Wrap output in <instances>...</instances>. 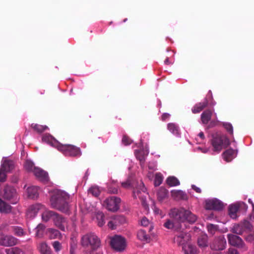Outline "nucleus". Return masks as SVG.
<instances>
[{
    "instance_id": "nucleus-51",
    "label": "nucleus",
    "mask_w": 254,
    "mask_h": 254,
    "mask_svg": "<svg viewBox=\"0 0 254 254\" xmlns=\"http://www.w3.org/2000/svg\"><path fill=\"white\" fill-rule=\"evenodd\" d=\"M53 246L56 252H59L61 249V244L58 241H55L53 243Z\"/></svg>"
},
{
    "instance_id": "nucleus-22",
    "label": "nucleus",
    "mask_w": 254,
    "mask_h": 254,
    "mask_svg": "<svg viewBox=\"0 0 254 254\" xmlns=\"http://www.w3.org/2000/svg\"><path fill=\"white\" fill-rule=\"evenodd\" d=\"M27 193L29 198H37L39 196V188L35 186L29 187L27 189Z\"/></svg>"
},
{
    "instance_id": "nucleus-64",
    "label": "nucleus",
    "mask_w": 254,
    "mask_h": 254,
    "mask_svg": "<svg viewBox=\"0 0 254 254\" xmlns=\"http://www.w3.org/2000/svg\"><path fill=\"white\" fill-rule=\"evenodd\" d=\"M248 202H249L250 203H251L252 205V203H254L253 202V201H252V199H251V198H249V199H248Z\"/></svg>"
},
{
    "instance_id": "nucleus-24",
    "label": "nucleus",
    "mask_w": 254,
    "mask_h": 254,
    "mask_svg": "<svg viewBox=\"0 0 254 254\" xmlns=\"http://www.w3.org/2000/svg\"><path fill=\"white\" fill-rule=\"evenodd\" d=\"M171 192L172 196L176 199L186 200L188 199L187 194L182 190H173Z\"/></svg>"
},
{
    "instance_id": "nucleus-43",
    "label": "nucleus",
    "mask_w": 254,
    "mask_h": 254,
    "mask_svg": "<svg viewBox=\"0 0 254 254\" xmlns=\"http://www.w3.org/2000/svg\"><path fill=\"white\" fill-rule=\"evenodd\" d=\"M163 177L160 173H157L155 176L154 185L155 186H159L162 182Z\"/></svg>"
},
{
    "instance_id": "nucleus-4",
    "label": "nucleus",
    "mask_w": 254,
    "mask_h": 254,
    "mask_svg": "<svg viewBox=\"0 0 254 254\" xmlns=\"http://www.w3.org/2000/svg\"><path fill=\"white\" fill-rule=\"evenodd\" d=\"M81 243L83 247L92 249V252L87 254H95L94 251L100 246V240L94 233H92L83 236Z\"/></svg>"
},
{
    "instance_id": "nucleus-55",
    "label": "nucleus",
    "mask_w": 254,
    "mask_h": 254,
    "mask_svg": "<svg viewBox=\"0 0 254 254\" xmlns=\"http://www.w3.org/2000/svg\"><path fill=\"white\" fill-rule=\"evenodd\" d=\"M228 254H239V253L235 249L229 248L228 249Z\"/></svg>"
},
{
    "instance_id": "nucleus-9",
    "label": "nucleus",
    "mask_w": 254,
    "mask_h": 254,
    "mask_svg": "<svg viewBox=\"0 0 254 254\" xmlns=\"http://www.w3.org/2000/svg\"><path fill=\"white\" fill-rule=\"evenodd\" d=\"M112 247L118 252H123L126 247V242L125 238L119 235H116L111 240Z\"/></svg>"
},
{
    "instance_id": "nucleus-58",
    "label": "nucleus",
    "mask_w": 254,
    "mask_h": 254,
    "mask_svg": "<svg viewBox=\"0 0 254 254\" xmlns=\"http://www.w3.org/2000/svg\"><path fill=\"white\" fill-rule=\"evenodd\" d=\"M246 240L248 242H253L254 241V235H249L246 238Z\"/></svg>"
},
{
    "instance_id": "nucleus-56",
    "label": "nucleus",
    "mask_w": 254,
    "mask_h": 254,
    "mask_svg": "<svg viewBox=\"0 0 254 254\" xmlns=\"http://www.w3.org/2000/svg\"><path fill=\"white\" fill-rule=\"evenodd\" d=\"M191 188L197 193H200L201 192V189L197 187L194 185H191Z\"/></svg>"
},
{
    "instance_id": "nucleus-60",
    "label": "nucleus",
    "mask_w": 254,
    "mask_h": 254,
    "mask_svg": "<svg viewBox=\"0 0 254 254\" xmlns=\"http://www.w3.org/2000/svg\"><path fill=\"white\" fill-rule=\"evenodd\" d=\"M198 136L201 139H203L205 137L204 136V133L203 132L201 131L198 134Z\"/></svg>"
},
{
    "instance_id": "nucleus-38",
    "label": "nucleus",
    "mask_w": 254,
    "mask_h": 254,
    "mask_svg": "<svg viewBox=\"0 0 254 254\" xmlns=\"http://www.w3.org/2000/svg\"><path fill=\"white\" fill-rule=\"evenodd\" d=\"M36 235L39 238H41L43 236L44 231L45 229V226L43 224H39L36 228Z\"/></svg>"
},
{
    "instance_id": "nucleus-44",
    "label": "nucleus",
    "mask_w": 254,
    "mask_h": 254,
    "mask_svg": "<svg viewBox=\"0 0 254 254\" xmlns=\"http://www.w3.org/2000/svg\"><path fill=\"white\" fill-rule=\"evenodd\" d=\"M232 231L237 234L241 235L243 233L242 227L239 225H235L232 228Z\"/></svg>"
},
{
    "instance_id": "nucleus-48",
    "label": "nucleus",
    "mask_w": 254,
    "mask_h": 254,
    "mask_svg": "<svg viewBox=\"0 0 254 254\" xmlns=\"http://www.w3.org/2000/svg\"><path fill=\"white\" fill-rule=\"evenodd\" d=\"M140 224L144 227H147L150 224V222L146 217H143L140 221Z\"/></svg>"
},
{
    "instance_id": "nucleus-18",
    "label": "nucleus",
    "mask_w": 254,
    "mask_h": 254,
    "mask_svg": "<svg viewBox=\"0 0 254 254\" xmlns=\"http://www.w3.org/2000/svg\"><path fill=\"white\" fill-rule=\"evenodd\" d=\"M56 214V212L50 210L44 206V208L42 209L41 213L42 220L45 222H47L50 220H52L53 221Z\"/></svg>"
},
{
    "instance_id": "nucleus-19",
    "label": "nucleus",
    "mask_w": 254,
    "mask_h": 254,
    "mask_svg": "<svg viewBox=\"0 0 254 254\" xmlns=\"http://www.w3.org/2000/svg\"><path fill=\"white\" fill-rule=\"evenodd\" d=\"M245 205L243 202H238L231 204L229 207V215L232 219H236L237 217V212L240 207L242 205Z\"/></svg>"
},
{
    "instance_id": "nucleus-63",
    "label": "nucleus",
    "mask_w": 254,
    "mask_h": 254,
    "mask_svg": "<svg viewBox=\"0 0 254 254\" xmlns=\"http://www.w3.org/2000/svg\"><path fill=\"white\" fill-rule=\"evenodd\" d=\"M142 203H143V205L144 206V207H145L146 209L148 208V206L146 205V204L145 203V202L144 201H143L142 202Z\"/></svg>"
},
{
    "instance_id": "nucleus-6",
    "label": "nucleus",
    "mask_w": 254,
    "mask_h": 254,
    "mask_svg": "<svg viewBox=\"0 0 254 254\" xmlns=\"http://www.w3.org/2000/svg\"><path fill=\"white\" fill-rule=\"evenodd\" d=\"M3 198L9 200L13 204H16L19 200V197L16 190L12 187L6 186L1 192Z\"/></svg>"
},
{
    "instance_id": "nucleus-54",
    "label": "nucleus",
    "mask_w": 254,
    "mask_h": 254,
    "mask_svg": "<svg viewBox=\"0 0 254 254\" xmlns=\"http://www.w3.org/2000/svg\"><path fill=\"white\" fill-rule=\"evenodd\" d=\"M122 142L125 145H127L131 143V140L125 136L123 137Z\"/></svg>"
},
{
    "instance_id": "nucleus-20",
    "label": "nucleus",
    "mask_w": 254,
    "mask_h": 254,
    "mask_svg": "<svg viewBox=\"0 0 254 254\" xmlns=\"http://www.w3.org/2000/svg\"><path fill=\"white\" fill-rule=\"evenodd\" d=\"M42 141L52 146L57 148L58 149L61 143L50 134H45L42 137Z\"/></svg>"
},
{
    "instance_id": "nucleus-13",
    "label": "nucleus",
    "mask_w": 254,
    "mask_h": 254,
    "mask_svg": "<svg viewBox=\"0 0 254 254\" xmlns=\"http://www.w3.org/2000/svg\"><path fill=\"white\" fill-rule=\"evenodd\" d=\"M223 204L221 201L216 198L207 199L205 201V208L209 210H221Z\"/></svg>"
},
{
    "instance_id": "nucleus-61",
    "label": "nucleus",
    "mask_w": 254,
    "mask_h": 254,
    "mask_svg": "<svg viewBox=\"0 0 254 254\" xmlns=\"http://www.w3.org/2000/svg\"><path fill=\"white\" fill-rule=\"evenodd\" d=\"M154 212H155V214H160V210L159 209L155 207L154 208Z\"/></svg>"
},
{
    "instance_id": "nucleus-17",
    "label": "nucleus",
    "mask_w": 254,
    "mask_h": 254,
    "mask_svg": "<svg viewBox=\"0 0 254 254\" xmlns=\"http://www.w3.org/2000/svg\"><path fill=\"white\" fill-rule=\"evenodd\" d=\"M228 238L230 245L239 248L244 247V243L240 237L233 234H228Z\"/></svg>"
},
{
    "instance_id": "nucleus-5",
    "label": "nucleus",
    "mask_w": 254,
    "mask_h": 254,
    "mask_svg": "<svg viewBox=\"0 0 254 254\" xmlns=\"http://www.w3.org/2000/svg\"><path fill=\"white\" fill-rule=\"evenodd\" d=\"M211 144L214 151L219 152L229 144V140L225 135L216 134L213 136Z\"/></svg>"
},
{
    "instance_id": "nucleus-36",
    "label": "nucleus",
    "mask_w": 254,
    "mask_h": 254,
    "mask_svg": "<svg viewBox=\"0 0 254 254\" xmlns=\"http://www.w3.org/2000/svg\"><path fill=\"white\" fill-rule=\"evenodd\" d=\"M38 249L41 254H51L50 248L45 243H41Z\"/></svg>"
},
{
    "instance_id": "nucleus-39",
    "label": "nucleus",
    "mask_w": 254,
    "mask_h": 254,
    "mask_svg": "<svg viewBox=\"0 0 254 254\" xmlns=\"http://www.w3.org/2000/svg\"><path fill=\"white\" fill-rule=\"evenodd\" d=\"M101 192L100 188L97 186H92L88 190V193L95 197L98 196Z\"/></svg>"
},
{
    "instance_id": "nucleus-2",
    "label": "nucleus",
    "mask_w": 254,
    "mask_h": 254,
    "mask_svg": "<svg viewBox=\"0 0 254 254\" xmlns=\"http://www.w3.org/2000/svg\"><path fill=\"white\" fill-rule=\"evenodd\" d=\"M190 235L184 232L178 233L174 237V241L182 246L185 254H197V250L195 246L190 243Z\"/></svg>"
},
{
    "instance_id": "nucleus-42",
    "label": "nucleus",
    "mask_w": 254,
    "mask_h": 254,
    "mask_svg": "<svg viewBox=\"0 0 254 254\" xmlns=\"http://www.w3.org/2000/svg\"><path fill=\"white\" fill-rule=\"evenodd\" d=\"M34 167H35L34 164L32 161L30 160L26 161L24 164V168L27 171L33 172Z\"/></svg>"
},
{
    "instance_id": "nucleus-49",
    "label": "nucleus",
    "mask_w": 254,
    "mask_h": 254,
    "mask_svg": "<svg viewBox=\"0 0 254 254\" xmlns=\"http://www.w3.org/2000/svg\"><path fill=\"white\" fill-rule=\"evenodd\" d=\"M14 234L18 236H21L24 235L23 229L20 227H16L14 229Z\"/></svg>"
},
{
    "instance_id": "nucleus-16",
    "label": "nucleus",
    "mask_w": 254,
    "mask_h": 254,
    "mask_svg": "<svg viewBox=\"0 0 254 254\" xmlns=\"http://www.w3.org/2000/svg\"><path fill=\"white\" fill-rule=\"evenodd\" d=\"M34 175L41 181L46 182L49 181L48 174L47 172L38 167H34Z\"/></svg>"
},
{
    "instance_id": "nucleus-30",
    "label": "nucleus",
    "mask_w": 254,
    "mask_h": 254,
    "mask_svg": "<svg viewBox=\"0 0 254 254\" xmlns=\"http://www.w3.org/2000/svg\"><path fill=\"white\" fill-rule=\"evenodd\" d=\"M47 234L51 239L60 238L61 237V234L58 230L52 228L47 230Z\"/></svg>"
},
{
    "instance_id": "nucleus-15",
    "label": "nucleus",
    "mask_w": 254,
    "mask_h": 254,
    "mask_svg": "<svg viewBox=\"0 0 254 254\" xmlns=\"http://www.w3.org/2000/svg\"><path fill=\"white\" fill-rule=\"evenodd\" d=\"M17 240L12 236L0 234V245L5 247H11L16 245Z\"/></svg>"
},
{
    "instance_id": "nucleus-57",
    "label": "nucleus",
    "mask_w": 254,
    "mask_h": 254,
    "mask_svg": "<svg viewBox=\"0 0 254 254\" xmlns=\"http://www.w3.org/2000/svg\"><path fill=\"white\" fill-rule=\"evenodd\" d=\"M170 117V115L168 113H164L162 116V120L165 121L169 119Z\"/></svg>"
},
{
    "instance_id": "nucleus-10",
    "label": "nucleus",
    "mask_w": 254,
    "mask_h": 254,
    "mask_svg": "<svg viewBox=\"0 0 254 254\" xmlns=\"http://www.w3.org/2000/svg\"><path fill=\"white\" fill-rule=\"evenodd\" d=\"M126 222V218L123 216L113 215L109 218L107 226L111 230H115Z\"/></svg>"
},
{
    "instance_id": "nucleus-29",
    "label": "nucleus",
    "mask_w": 254,
    "mask_h": 254,
    "mask_svg": "<svg viewBox=\"0 0 254 254\" xmlns=\"http://www.w3.org/2000/svg\"><path fill=\"white\" fill-rule=\"evenodd\" d=\"M11 207L0 198V211L2 213H8L11 211Z\"/></svg>"
},
{
    "instance_id": "nucleus-50",
    "label": "nucleus",
    "mask_w": 254,
    "mask_h": 254,
    "mask_svg": "<svg viewBox=\"0 0 254 254\" xmlns=\"http://www.w3.org/2000/svg\"><path fill=\"white\" fill-rule=\"evenodd\" d=\"M108 190L110 193L116 194L118 192V188L117 187H114L112 185L109 186Z\"/></svg>"
},
{
    "instance_id": "nucleus-37",
    "label": "nucleus",
    "mask_w": 254,
    "mask_h": 254,
    "mask_svg": "<svg viewBox=\"0 0 254 254\" xmlns=\"http://www.w3.org/2000/svg\"><path fill=\"white\" fill-rule=\"evenodd\" d=\"M96 220L98 226H103L105 224L104 214L101 212H98L96 215Z\"/></svg>"
},
{
    "instance_id": "nucleus-28",
    "label": "nucleus",
    "mask_w": 254,
    "mask_h": 254,
    "mask_svg": "<svg viewBox=\"0 0 254 254\" xmlns=\"http://www.w3.org/2000/svg\"><path fill=\"white\" fill-rule=\"evenodd\" d=\"M157 196L159 201H163L168 197V191L163 188H160L157 192Z\"/></svg>"
},
{
    "instance_id": "nucleus-14",
    "label": "nucleus",
    "mask_w": 254,
    "mask_h": 254,
    "mask_svg": "<svg viewBox=\"0 0 254 254\" xmlns=\"http://www.w3.org/2000/svg\"><path fill=\"white\" fill-rule=\"evenodd\" d=\"M53 222L54 225L62 231H65L67 228V221L66 219L57 213H56Z\"/></svg>"
},
{
    "instance_id": "nucleus-8",
    "label": "nucleus",
    "mask_w": 254,
    "mask_h": 254,
    "mask_svg": "<svg viewBox=\"0 0 254 254\" xmlns=\"http://www.w3.org/2000/svg\"><path fill=\"white\" fill-rule=\"evenodd\" d=\"M121 199L117 196L107 198L103 202V206L109 211L115 212L120 208Z\"/></svg>"
},
{
    "instance_id": "nucleus-25",
    "label": "nucleus",
    "mask_w": 254,
    "mask_h": 254,
    "mask_svg": "<svg viewBox=\"0 0 254 254\" xmlns=\"http://www.w3.org/2000/svg\"><path fill=\"white\" fill-rule=\"evenodd\" d=\"M237 152L233 149H229L223 153V158L227 162L231 161L236 157Z\"/></svg>"
},
{
    "instance_id": "nucleus-3",
    "label": "nucleus",
    "mask_w": 254,
    "mask_h": 254,
    "mask_svg": "<svg viewBox=\"0 0 254 254\" xmlns=\"http://www.w3.org/2000/svg\"><path fill=\"white\" fill-rule=\"evenodd\" d=\"M169 215L171 218L179 222L187 221L190 223H193L197 219V217L194 214H192L190 211L185 210L183 208L172 209Z\"/></svg>"
},
{
    "instance_id": "nucleus-46",
    "label": "nucleus",
    "mask_w": 254,
    "mask_h": 254,
    "mask_svg": "<svg viewBox=\"0 0 254 254\" xmlns=\"http://www.w3.org/2000/svg\"><path fill=\"white\" fill-rule=\"evenodd\" d=\"M122 187L125 189H129L132 187V184L131 183L129 179L121 183Z\"/></svg>"
},
{
    "instance_id": "nucleus-52",
    "label": "nucleus",
    "mask_w": 254,
    "mask_h": 254,
    "mask_svg": "<svg viewBox=\"0 0 254 254\" xmlns=\"http://www.w3.org/2000/svg\"><path fill=\"white\" fill-rule=\"evenodd\" d=\"M164 226L168 229H172L174 228V224L170 220H168L164 224Z\"/></svg>"
},
{
    "instance_id": "nucleus-40",
    "label": "nucleus",
    "mask_w": 254,
    "mask_h": 254,
    "mask_svg": "<svg viewBox=\"0 0 254 254\" xmlns=\"http://www.w3.org/2000/svg\"><path fill=\"white\" fill-rule=\"evenodd\" d=\"M31 127L38 132H42L48 128L46 126H42L38 124H33L31 125Z\"/></svg>"
},
{
    "instance_id": "nucleus-21",
    "label": "nucleus",
    "mask_w": 254,
    "mask_h": 254,
    "mask_svg": "<svg viewBox=\"0 0 254 254\" xmlns=\"http://www.w3.org/2000/svg\"><path fill=\"white\" fill-rule=\"evenodd\" d=\"M1 168L4 171L9 173L14 168L13 162L6 159H3L1 161Z\"/></svg>"
},
{
    "instance_id": "nucleus-32",
    "label": "nucleus",
    "mask_w": 254,
    "mask_h": 254,
    "mask_svg": "<svg viewBox=\"0 0 254 254\" xmlns=\"http://www.w3.org/2000/svg\"><path fill=\"white\" fill-rule=\"evenodd\" d=\"M167 184L170 187H175L180 185L179 180L174 176L169 177L166 180Z\"/></svg>"
},
{
    "instance_id": "nucleus-1",
    "label": "nucleus",
    "mask_w": 254,
    "mask_h": 254,
    "mask_svg": "<svg viewBox=\"0 0 254 254\" xmlns=\"http://www.w3.org/2000/svg\"><path fill=\"white\" fill-rule=\"evenodd\" d=\"M69 199L68 194L64 191L57 190L52 195L50 201L53 208L62 212H67L68 205L67 200Z\"/></svg>"
},
{
    "instance_id": "nucleus-53",
    "label": "nucleus",
    "mask_w": 254,
    "mask_h": 254,
    "mask_svg": "<svg viewBox=\"0 0 254 254\" xmlns=\"http://www.w3.org/2000/svg\"><path fill=\"white\" fill-rule=\"evenodd\" d=\"M207 229L209 232L213 234L216 230V227L213 224H209L207 225Z\"/></svg>"
},
{
    "instance_id": "nucleus-59",
    "label": "nucleus",
    "mask_w": 254,
    "mask_h": 254,
    "mask_svg": "<svg viewBox=\"0 0 254 254\" xmlns=\"http://www.w3.org/2000/svg\"><path fill=\"white\" fill-rule=\"evenodd\" d=\"M197 149L200 150L202 153H206L208 152V149L207 148H201L200 147H198Z\"/></svg>"
},
{
    "instance_id": "nucleus-26",
    "label": "nucleus",
    "mask_w": 254,
    "mask_h": 254,
    "mask_svg": "<svg viewBox=\"0 0 254 254\" xmlns=\"http://www.w3.org/2000/svg\"><path fill=\"white\" fill-rule=\"evenodd\" d=\"M212 111L211 110H206L201 115V120L203 124H207L210 120Z\"/></svg>"
},
{
    "instance_id": "nucleus-12",
    "label": "nucleus",
    "mask_w": 254,
    "mask_h": 254,
    "mask_svg": "<svg viewBox=\"0 0 254 254\" xmlns=\"http://www.w3.org/2000/svg\"><path fill=\"white\" fill-rule=\"evenodd\" d=\"M44 206L42 204L37 203L29 206L26 212V216L30 219L34 218L39 211H42Z\"/></svg>"
},
{
    "instance_id": "nucleus-11",
    "label": "nucleus",
    "mask_w": 254,
    "mask_h": 254,
    "mask_svg": "<svg viewBox=\"0 0 254 254\" xmlns=\"http://www.w3.org/2000/svg\"><path fill=\"white\" fill-rule=\"evenodd\" d=\"M226 246V241L224 236L216 237L210 244V248L215 251H222Z\"/></svg>"
},
{
    "instance_id": "nucleus-7",
    "label": "nucleus",
    "mask_w": 254,
    "mask_h": 254,
    "mask_svg": "<svg viewBox=\"0 0 254 254\" xmlns=\"http://www.w3.org/2000/svg\"><path fill=\"white\" fill-rule=\"evenodd\" d=\"M58 150L65 156H80L81 154L79 148L69 144H61Z\"/></svg>"
},
{
    "instance_id": "nucleus-27",
    "label": "nucleus",
    "mask_w": 254,
    "mask_h": 254,
    "mask_svg": "<svg viewBox=\"0 0 254 254\" xmlns=\"http://www.w3.org/2000/svg\"><path fill=\"white\" fill-rule=\"evenodd\" d=\"M169 131L177 136H180V132L178 126L174 123H169L167 126Z\"/></svg>"
},
{
    "instance_id": "nucleus-34",
    "label": "nucleus",
    "mask_w": 254,
    "mask_h": 254,
    "mask_svg": "<svg viewBox=\"0 0 254 254\" xmlns=\"http://www.w3.org/2000/svg\"><path fill=\"white\" fill-rule=\"evenodd\" d=\"M137 236L138 239L142 242H147L150 239L149 236L147 235L145 231L143 230H140L138 231Z\"/></svg>"
},
{
    "instance_id": "nucleus-62",
    "label": "nucleus",
    "mask_w": 254,
    "mask_h": 254,
    "mask_svg": "<svg viewBox=\"0 0 254 254\" xmlns=\"http://www.w3.org/2000/svg\"><path fill=\"white\" fill-rule=\"evenodd\" d=\"M164 63L166 64H171V63L169 61V58H167L166 59V60H165L164 61Z\"/></svg>"
},
{
    "instance_id": "nucleus-23",
    "label": "nucleus",
    "mask_w": 254,
    "mask_h": 254,
    "mask_svg": "<svg viewBox=\"0 0 254 254\" xmlns=\"http://www.w3.org/2000/svg\"><path fill=\"white\" fill-rule=\"evenodd\" d=\"M208 105V100L205 98L202 102L196 104L192 108L191 111L193 114L199 113Z\"/></svg>"
},
{
    "instance_id": "nucleus-41",
    "label": "nucleus",
    "mask_w": 254,
    "mask_h": 254,
    "mask_svg": "<svg viewBox=\"0 0 254 254\" xmlns=\"http://www.w3.org/2000/svg\"><path fill=\"white\" fill-rule=\"evenodd\" d=\"M198 245L201 248L207 246V238L206 236H202L198 239Z\"/></svg>"
},
{
    "instance_id": "nucleus-35",
    "label": "nucleus",
    "mask_w": 254,
    "mask_h": 254,
    "mask_svg": "<svg viewBox=\"0 0 254 254\" xmlns=\"http://www.w3.org/2000/svg\"><path fill=\"white\" fill-rule=\"evenodd\" d=\"M6 254H25V253L18 247H13L5 250Z\"/></svg>"
},
{
    "instance_id": "nucleus-33",
    "label": "nucleus",
    "mask_w": 254,
    "mask_h": 254,
    "mask_svg": "<svg viewBox=\"0 0 254 254\" xmlns=\"http://www.w3.org/2000/svg\"><path fill=\"white\" fill-rule=\"evenodd\" d=\"M146 191V189L144 187L143 183L140 182L136 189V190L133 191V193L135 197H138L140 198V196L139 195V193H141V192L145 193Z\"/></svg>"
},
{
    "instance_id": "nucleus-31",
    "label": "nucleus",
    "mask_w": 254,
    "mask_h": 254,
    "mask_svg": "<svg viewBox=\"0 0 254 254\" xmlns=\"http://www.w3.org/2000/svg\"><path fill=\"white\" fill-rule=\"evenodd\" d=\"M134 153L136 158L140 161V164L142 166L148 153H145L143 150H135Z\"/></svg>"
},
{
    "instance_id": "nucleus-45",
    "label": "nucleus",
    "mask_w": 254,
    "mask_h": 254,
    "mask_svg": "<svg viewBox=\"0 0 254 254\" xmlns=\"http://www.w3.org/2000/svg\"><path fill=\"white\" fill-rule=\"evenodd\" d=\"M6 173L2 168H0V182H4L6 180Z\"/></svg>"
},
{
    "instance_id": "nucleus-47",
    "label": "nucleus",
    "mask_w": 254,
    "mask_h": 254,
    "mask_svg": "<svg viewBox=\"0 0 254 254\" xmlns=\"http://www.w3.org/2000/svg\"><path fill=\"white\" fill-rule=\"evenodd\" d=\"M223 126L227 129L228 131H229L231 134H233V128L232 125L228 123H224L223 124Z\"/></svg>"
}]
</instances>
